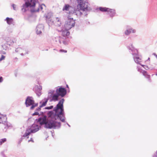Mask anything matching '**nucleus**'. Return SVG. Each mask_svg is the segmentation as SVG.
Returning a JSON list of instances; mask_svg holds the SVG:
<instances>
[{"label":"nucleus","instance_id":"1","mask_svg":"<svg viewBox=\"0 0 157 157\" xmlns=\"http://www.w3.org/2000/svg\"><path fill=\"white\" fill-rule=\"evenodd\" d=\"M63 98L60 100L53 109V111H50L48 114V117L46 116L40 117L37 121L41 125L44 124L46 128L55 129L59 128L60 123L57 122L59 119L63 122L65 121V117L63 104L64 101Z\"/></svg>","mask_w":157,"mask_h":157},{"label":"nucleus","instance_id":"2","mask_svg":"<svg viewBox=\"0 0 157 157\" xmlns=\"http://www.w3.org/2000/svg\"><path fill=\"white\" fill-rule=\"evenodd\" d=\"M25 2L22 6V11L25 12L28 10L29 8H33L31 10L32 12H38L42 11L44 12V10L46 9V6L44 4L40 5L38 3V0H24Z\"/></svg>","mask_w":157,"mask_h":157},{"label":"nucleus","instance_id":"3","mask_svg":"<svg viewBox=\"0 0 157 157\" xmlns=\"http://www.w3.org/2000/svg\"><path fill=\"white\" fill-rule=\"evenodd\" d=\"M129 52L132 54L134 61L137 64H140L141 61V57L138 54V50L134 48L132 44H130L127 46Z\"/></svg>","mask_w":157,"mask_h":157},{"label":"nucleus","instance_id":"4","mask_svg":"<svg viewBox=\"0 0 157 157\" xmlns=\"http://www.w3.org/2000/svg\"><path fill=\"white\" fill-rule=\"evenodd\" d=\"M40 128V126L36 124H34L30 128H29L26 129L25 133L23 135V137H27L28 138L29 137L28 136L31 133H34L37 132Z\"/></svg>","mask_w":157,"mask_h":157},{"label":"nucleus","instance_id":"5","mask_svg":"<svg viewBox=\"0 0 157 157\" xmlns=\"http://www.w3.org/2000/svg\"><path fill=\"white\" fill-rule=\"evenodd\" d=\"M80 6L81 10L84 12V16L87 14V12L90 10L88 3L83 0H77Z\"/></svg>","mask_w":157,"mask_h":157},{"label":"nucleus","instance_id":"6","mask_svg":"<svg viewBox=\"0 0 157 157\" xmlns=\"http://www.w3.org/2000/svg\"><path fill=\"white\" fill-rule=\"evenodd\" d=\"M25 103L26 107L32 105L30 107L31 109H33L34 107L37 106V103H35L33 98L30 97H28L26 98Z\"/></svg>","mask_w":157,"mask_h":157},{"label":"nucleus","instance_id":"7","mask_svg":"<svg viewBox=\"0 0 157 157\" xmlns=\"http://www.w3.org/2000/svg\"><path fill=\"white\" fill-rule=\"evenodd\" d=\"M75 22L72 18L68 17L64 25V27L67 29H70L74 26Z\"/></svg>","mask_w":157,"mask_h":157},{"label":"nucleus","instance_id":"8","mask_svg":"<svg viewBox=\"0 0 157 157\" xmlns=\"http://www.w3.org/2000/svg\"><path fill=\"white\" fill-rule=\"evenodd\" d=\"M45 16L46 18V22L49 26L54 25V19H53L52 17V13L50 12L48 13L47 15H45Z\"/></svg>","mask_w":157,"mask_h":157},{"label":"nucleus","instance_id":"9","mask_svg":"<svg viewBox=\"0 0 157 157\" xmlns=\"http://www.w3.org/2000/svg\"><path fill=\"white\" fill-rule=\"evenodd\" d=\"M63 10L66 11L69 14H72L74 13L75 10L74 8L70 6L68 4H65L63 8Z\"/></svg>","mask_w":157,"mask_h":157},{"label":"nucleus","instance_id":"10","mask_svg":"<svg viewBox=\"0 0 157 157\" xmlns=\"http://www.w3.org/2000/svg\"><path fill=\"white\" fill-rule=\"evenodd\" d=\"M136 32V30L129 25L126 26L124 34L126 36H129L131 33H134Z\"/></svg>","mask_w":157,"mask_h":157},{"label":"nucleus","instance_id":"11","mask_svg":"<svg viewBox=\"0 0 157 157\" xmlns=\"http://www.w3.org/2000/svg\"><path fill=\"white\" fill-rule=\"evenodd\" d=\"M56 92L59 96L63 97L66 94V90L64 88L59 87L56 89Z\"/></svg>","mask_w":157,"mask_h":157},{"label":"nucleus","instance_id":"12","mask_svg":"<svg viewBox=\"0 0 157 157\" xmlns=\"http://www.w3.org/2000/svg\"><path fill=\"white\" fill-rule=\"evenodd\" d=\"M15 52L20 53L22 56L25 55L29 53V51L21 47H19L16 48Z\"/></svg>","mask_w":157,"mask_h":157},{"label":"nucleus","instance_id":"13","mask_svg":"<svg viewBox=\"0 0 157 157\" xmlns=\"http://www.w3.org/2000/svg\"><path fill=\"white\" fill-rule=\"evenodd\" d=\"M6 116L0 114V123H3L4 122H5V124H6V126L5 127V128H7L11 126L10 124H8L7 122H6Z\"/></svg>","mask_w":157,"mask_h":157},{"label":"nucleus","instance_id":"14","mask_svg":"<svg viewBox=\"0 0 157 157\" xmlns=\"http://www.w3.org/2000/svg\"><path fill=\"white\" fill-rule=\"evenodd\" d=\"M44 26L42 24H39L37 25L36 29V33L37 35L41 34L44 31Z\"/></svg>","mask_w":157,"mask_h":157},{"label":"nucleus","instance_id":"15","mask_svg":"<svg viewBox=\"0 0 157 157\" xmlns=\"http://www.w3.org/2000/svg\"><path fill=\"white\" fill-rule=\"evenodd\" d=\"M55 41L57 43L63 44L65 45H66L67 44V41L65 40L64 39L60 36L56 37Z\"/></svg>","mask_w":157,"mask_h":157},{"label":"nucleus","instance_id":"16","mask_svg":"<svg viewBox=\"0 0 157 157\" xmlns=\"http://www.w3.org/2000/svg\"><path fill=\"white\" fill-rule=\"evenodd\" d=\"M69 30L66 29L64 27L60 30H59V29H58V31L61 33L62 35L63 36H67L69 34V32L68 31Z\"/></svg>","mask_w":157,"mask_h":157},{"label":"nucleus","instance_id":"17","mask_svg":"<svg viewBox=\"0 0 157 157\" xmlns=\"http://www.w3.org/2000/svg\"><path fill=\"white\" fill-rule=\"evenodd\" d=\"M34 90H35L36 94L38 96H40L41 94V90H42V86H36L34 88Z\"/></svg>","mask_w":157,"mask_h":157},{"label":"nucleus","instance_id":"18","mask_svg":"<svg viewBox=\"0 0 157 157\" xmlns=\"http://www.w3.org/2000/svg\"><path fill=\"white\" fill-rule=\"evenodd\" d=\"M48 98H45L42 101L40 102L41 105H40L39 107L38 108L36 109L37 111H39L40 110V108L45 106L46 103L48 101Z\"/></svg>","mask_w":157,"mask_h":157},{"label":"nucleus","instance_id":"19","mask_svg":"<svg viewBox=\"0 0 157 157\" xmlns=\"http://www.w3.org/2000/svg\"><path fill=\"white\" fill-rule=\"evenodd\" d=\"M107 14H109L111 17L114 16L116 13L115 10L113 9H110L109 8H108V10H107Z\"/></svg>","mask_w":157,"mask_h":157},{"label":"nucleus","instance_id":"20","mask_svg":"<svg viewBox=\"0 0 157 157\" xmlns=\"http://www.w3.org/2000/svg\"><path fill=\"white\" fill-rule=\"evenodd\" d=\"M137 68L138 69V71L140 72V73H142L146 78H150V75L147 74L146 71L142 70L139 68V67L138 66L137 67Z\"/></svg>","mask_w":157,"mask_h":157},{"label":"nucleus","instance_id":"21","mask_svg":"<svg viewBox=\"0 0 157 157\" xmlns=\"http://www.w3.org/2000/svg\"><path fill=\"white\" fill-rule=\"evenodd\" d=\"M73 14H75L78 16H84V12H83L81 10H75L74 11Z\"/></svg>","mask_w":157,"mask_h":157},{"label":"nucleus","instance_id":"22","mask_svg":"<svg viewBox=\"0 0 157 157\" xmlns=\"http://www.w3.org/2000/svg\"><path fill=\"white\" fill-rule=\"evenodd\" d=\"M6 21L7 24L9 25H14V22L12 18L7 17L5 20Z\"/></svg>","mask_w":157,"mask_h":157},{"label":"nucleus","instance_id":"23","mask_svg":"<svg viewBox=\"0 0 157 157\" xmlns=\"http://www.w3.org/2000/svg\"><path fill=\"white\" fill-rule=\"evenodd\" d=\"M54 25L56 26L59 27L61 24L60 19L58 17H56L54 18Z\"/></svg>","mask_w":157,"mask_h":157},{"label":"nucleus","instance_id":"24","mask_svg":"<svg viewBox=\"0 0 157 157\" xmlns=\"http://www.w3.org/2000/svg\"><path fill=\"white\" fill-rule=\"evenodd\" d=\"M59 95L56 93V94H55L53 95L52 96V98L51 99V100L53 101H56L59 100Z\"/></svg>","mask_w":157,"mask_h":157},{"label":"nucleus","instance_id":"25","mask_svg":"<svg viewBox=\"0 0 157 157\" xmlns=\"http://www.w3.org/2000/svg\"><path fill=\"white\" fill-rule=\"evenodd\" d=\"M98 10H99L102 12L107 13V10H108V8L105 7H100L98 8Z\"/></svg>","mask_w":157,"mask_h":157},{"label":"nucleus","instance_id":"26","mask_svg":"<svg viewBox=\"0 0 157 157\" xmlns=\"http://www.w3.org/2000/svg\"><path fill=\"white\" fill-rule=\"evenodd\" d=\"M54 90H50L48 94V96L49 98L52 97L53 95V94H54Z\"/></svg>","mask_w":157,"mask_h":157},{"label":"nucleus","instance_id":"27","mask_svg":"<svg viewBox=\"0 0 157 157\" xmlns=\"http://www.w3.org/2000/svg\"><path fill=\"white\" fill-rule=\"evenodd\" d=\"M141 62V61L140 63L139 64L141 66H142L145 69L147 70V69H151L152 70V68H149L147 66H146V65H142L140 63V62Z\"/></svg>","mask_w":157,"mask_h":157},{"label":"nucleus","instance_id":"28","mask_svg":"<svg viewBox=\"0 0 157 157\" xmlns=\"http://www.w3.org/2000/svg\"><path fill=\"white\" fill-rule=\"evenodd\" d=\"M141 62V61L140 63L139 64L141 66H142L145 69L147 70V69H151L152 70V68H149L147 66H146V65H142L140 63V62Z\"/></svg>","mask_w":157,"mask_h":157},{"label":"nucleus","instance_id":"29","mask_svg":"<svg viewBox=\"0 0 157 157\" xmlns=\"http://www.w3.org/2000/svg\"><path fill=\"white\" fill-rule=\"evenodd\" d=\"M12 6L13 7V10H17L18 8L17 5L13 4L12 5Z\"/></svg>","mask_w":157,"mask_h":157},{"label":"nucleus","instance_id":"30","mask_svg":"<svg viewBox=\"0 0 157 157\" xmlns=\"http://www.w3.org/2000/svg\"><path fill=\"white\" fill-rule=\"evenodd\" d=\"M6 141V138H3L1 139L0 140V144L2 145L3 143Z\"/></svg>","mask_w":157,"mask_h":157},{"label":"nucleus","instance_id":"31","mask_svg":"<svg viewBox=\"0 0 157 157\" xmlns=\"http://www.w3.org/2000/svg\"><path fill=\"white\" fill-rule=\"evenodd\" d=\"M5 56L2 55L1 56V58H0V62L2 61V60H4L5 59Z\"/></svg>","mask_w":157,"mask_h":157},{"label":"nucleus","instance_id":"32","mask_svg":"<svg viewBox=\"0 0 157 157\" xmlns=\"http://www.w3.org/2000/svg\"><path fill=\"white\" fill-rule=\"evenodd\" d=\"M53 108V106L52 105H51L49 107H47L45 108V109H52Z\"/></svg>","mask_w":157,"mask_h":157},{"label":"nucleus","instance_id":"33","mask_svg":"<svg viewBox=\"0 0 157 157\" xmlns=\"http://www.w3.org/2000/svg\"><path fill=\"white\" fill-rule=\"evenodd\" d=\"M39 114V113L38 112H35V113L33 114V116H35L36 115H38Z\"/></svg>","mask_w":157,"mask_h":157},{"label":"nucleus","instance_id":"34","mask_svg":"<svg viewBox=\"0 0 157 157\" xmlns=\"http://www.w3.org/2000/svg\"><path fill=\"white\" fill-rule=\"evenodd\" d=\"M59 52H64L66 53L67 52V51L65 50H63V49H61L59 50Z\"/></svg>","mask_w":157,"mask_h":157},{"label":"nucleus","instance_id":"35","mask_svg":"<svg viewBox=\"0 0 157 157\" xmlns=\"http://www.w3.org/2000/svg\"><path fill=\"white\" fill-rule=\"evenodd\" d=\"M10 41H11V42H10V43H9V42L8 41H7V43L9 44L10 45L12 44L13 43V42L12 40H10Z\"/></svg>","mask_w":157,"mask_h":157},{"label":"nucleus","instance_id":"36","mask_svg":"<svg viewBox=\"0 0 157 157\" xmlns=\"http://www.w3.org/2000/svg\"><path fill=\"white\" fill-rule=\"evenodd\" d=\"M30 141H32V142H34V141L33 140V139H32V138H31L30 139V140H29V141H28V142H29Z\"/></svg>","mask_w":157,"mask_h":157},{"label":"nucleus","instance_id":"37","mask_svg":"<svg viewBox=\"0 0 157 157\" xmlns=\"http://www.w3.org/2000/svg\"><path fill=\"white\" fill-rule=\"evenodd\" d=\"M3 79L2 77H0V82H2V81Z\"/></svg>","mask_w":157,"mask_h":157},{"label":"nucleus","instance_id":"38","mask_svg":"<svg viewBox=\"0 0 157 157\" xmlns=\"http://www.w3.org/2000/svg\"><path fill=\"white\" fill-rule=\"evenodd\" d=\"M154 157H157V151L156 152L155 154V155Z\"/></svg>","mask_w":157,"mask_h":157},{"label":"nucleus","instance_id":"39","mask_svg":"<svg viewBox=\"0 0 157 157\" xmlns=\"http://www.w3.org/2000/svg\"><path fill=\"white\" fill-rule=\"evenodd\" d=\"M153 55L155 56L156 57H157V55L155 53H153Z\"/></svg>","mask_w":157,"mask_h":157},{"label":"nucleus","instance_id":"40","mask_svg":"<svg viewBox=\"0 0 157 157\" xmlns=\"http://www.w3.org/2000/svg\"><path fill=\"white\" fill-rule=\"evenodd\" d=\"M2 48L4 49H5V50H6V48H4V45H2Z\"/></svg>","mask_w":157,"mask_h":157},{"label":"nucleus","instance_id":"41","mask_svg":"<svg viewBox=\"0 0 157 157\" xmlns=\"http://www.w3.org/2000/svg\"><path fill=\"white\" fill-rule=\"evenodd\" d=\"M67 124L69 127H70V126L67 123Z\"/></svg>","mask_w":157,"mask_h":157},{"label":"nucleus","instance_id":"42","mask_svg":"<svg viewBox=\"0 0 157 157\" xmlns=\"http://www.w3.org/2000/svg\"><path fill=\"white\" fill-rule=\"evenodd\" d=\"M3 54H6V53L4 52H3V53H2Z\"/></svg>","mask_w":157,"mask_h":157},{"label":"nucleus","instance_id":"43","mask_svg":"<svg viewBox=\"0 0 157 157\" xmlns=\"http://www.w3.org/2000/svg\"><path fill=\"white\" fill-rule=\"evenodd\" d=\"M67 88H68V85H67Z\"/></svg>","mask_w":157,"mask_h":157},{"label":"nucleus","instance_id":"44","mask_svg":"<svg viewBox=\"0 0 157 157\" xmlns=\"http://www.w3.org/2000/svg\"><path fill=\"white\" fill-rule=\"evenodd\" d=\"M22 52H23V53H24V52H25V51H22Z\"/></svg>","mask_w":157,"mask_h":157},{"label":"nucleus","instance_id":"45","mask_svg":"<svg viewBox=\"0 0 157 157\" xmlns=\"http://www.w3.org/2000/svg\"><path fill=\"white\" fill-rule=\"evenodd\" d=\"M15 76H17V75H16V74H15Z\"/></svg>","mask_w":157,"mask_h":157}]
</instances>
